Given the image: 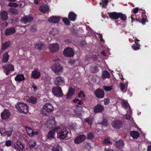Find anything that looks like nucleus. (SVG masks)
Instances as JSON below:
<instances>
[{"label": "nucleus", "mask_w": 151, "mask_h": 151, "mask_svg": "<svg viewBox=\"0 0 151 151\" xmlns=\"http://www.w3.org/2000/svg\"><path fill=\"white\" fill-rule=\"evenodd\" d=\"M32 87L34 89V91H35L37 90V86L34 84L32 85Z\"/></svg>", "instance_id": "obj_64"}, {"label": "nucleus", "mask_w": 151, "mask_h": 151, "mask_svg": "<svg viewBox=\"0 0 151 151\" xmlns=\"http://www.w3.org/2000/svg\"><path fill=\"white\" fill-rule=\"evenodd\" d=\"M3 68L4 69V72L7 75L9 74L10 71H13L14 69L13 66L11 64H8L6 66H3Z\"/></svg>", "instance_id": "obj_9"}, {"label": "nucleus", "mask_w": 151, "mask_h": 151, "mask_svg": "<svg viewBox=\"0 0 151 151\" xmlns=\"http://www.w3.org/2000/svg\"><path fill=\"white\" fill-rule=\"evenodd\" d=\"M16 144L18 146L19 148H20L22 151H24V146L21 142L17 141L16 142Z\"/></svg>", "instance_id": "obj_41"}, {"label": "nucleus", "mask_w": 151, "mask_h": 151, "mask_svg": "<svg viewBox=\"0 0 151 151\" xmlns=\"http://www.w3.org/2000/svg\"><path fill=\"white\" fill-rule=\"evenodd\" d=\"M110 75L109 73L106 70H105L102 73V78L105 79L106 78H109L110 77Z\"/></svg>", "instance_id": "obj_39"}, {"label": "nucleus", "mask_w": 151, "mask_h": 151, "mask_svg": "<svg viewBox=\"0 0 151 151\" xmlns=\"http://www.w3.org/2000/svg\"><path fill=\"white\" fill-rule=\"evenodd\" d=\"M56 122L55 118L54 117H50L47 120L46 123V126L49 128L55 127Z\"/></svg>", "instance_id": "obj_5"}, {"label": "nucleus", "mask_w": 151, "mask_h": 151, "mask_svg": "<svg viewBox=\"0 0 151 151\" xmlns=\"http://www.w3.org/2000/svg\"><path fill=\"white\" fill-rule=\"evenodd\" d=\"M98 124H101L102 126L105 127H107L108 125L107 119H103L101 122H98Z\"/></svg>", "instance_id": "obj_43"}, {"label": "nucleus", "mask_w": 151, "mask_h": 151, "mask_svg": "<svg viewBox=\"0 0 151 151\" xmlns=\"http://www.w3.org/2000/svg\"><path fill=\"white\" fill-rule=\"evenodd\" d=\"M82 108L80 106L76 107L74 111V116L76 117L80 118L82 116Z\"/></svg>", "instance_id": "obj_11"}, {"label": "nucleus", "mask_w": 151, "mask_h": 151, "mask_svg": "<svg viewBox=\"0 0 151 151\" xmlns=\"http://www.w3.org/2000/svg\"><path fill=\"white\" fill-rule=\"evenodd\" d=\"M59 45L56 43L50 44L49 48L51 52H56L59 49Z\"/></svg>", "instance_id": "obj_13"}, {"label": "nucleus", "mask_w": 151, "mask_h": 151, "mask_svg": "<svg viewBox=\"0 0 151 151\" xmlns=\"http://www.w3.org/2000/svg\"><path fill=\"white\" fill-rule=\"evenodd\" d=\"M92 72L93 73H95L98 71V67L96 66H95L93 68V70H92Z\"/></svg>", "instance_id": "obj_60"}, {"label": "nucleus", "mask_w": 151, "mask_h": 151, "mask_svg": "<svg viewBox=\"0 0 151 151\" xmlns=\"http://www.w3.org/2000/svg\"><path fill=\"white\" fill-rule=\"evenodd\" d=\"M55 131L54 130H52L50 131L47 135L48 138L50 139H52L54 138V135L55 134Z\"/></svg>", "instance_id": "obj_33"}, {"label": "nucleus", "mask_w": 151, "mask_h": 151, "mask_svg": "<svg viewBox=\"0 0 151 151\" xmlns=\"http://www.w3.org/2000/svg\"><path fill=\"white\" fill-rule=\"evenodd\" d=\"M12 147L14 148L15 150H16L17 151H19L20 149L19 147L18 146H17L16 144V143H14V144L12 145Z\"/></svg>", "instance_id": "obj_54"}, {"label": "nucleus", "mask_w": 151, "mask_h": 151, "mask_svg": "<svg viewBox=\"0 0 151 151\" xmlns=\"http://www.w3.org/2000/svg\"><path fill=\"white\" fill-rule=\"evenodd\" d=\"M25 79L24 77L23 74L17 75L15 78V80L16 81H21Z\"/></svg>", "instance_id": "obj_31"}, {"label": "nucleus", "mask_w": 151, "mask_h": 151, "mask_svg": "<svg viewBox=\"0 0 151 151\" xmlns=\"http://www.w3.org/2000/svg\"><path fill=\"white\" fill-rule=\"evenodd\" d=\"M78 96L79 98H84L85 97V95L82 91H81L78 94Z\"/></svg>", "instance_id": "obj_51"}, {"label": "nucleus", "mask_w": 151, "mask_h": 151, "mask_svg": "<svg viewBox=\"0 0 151 151\" xmlns=\"http://www.w3.org/2000/svg\"><path fill=\"white\" fill-rule=\"evenodd\" d=\"M10 115V111L9 110L5 109L4 111L1 113V119L3 120L8 119Z\"/></svg>", "instance_id": "obj_15"}, {"label": "nucleus", "mask_w": 151, "mask_h": 151, "mask_svg": "<svg viewBox=\"0 0 151 151\" xmlns=\"http://www.w3.org/2000/svg\"><path fill=\"white\" fill-rule=\"evenodd\" d=\"M37 101L36 98L34 96L30 97L27 100V101L29 103L33 104H35L36 102Z\"/></svg>", "instance_id": "obj_38"}, {"label": "nucleus", "mask_w": 151, "mask_h": 151, "mask_svg": "<svg viewBox=\"0 0 151 151\" xmlns=\"http://www.w3.org/2000/svg\"><path fill=\"white\" fill-rule=\"evenodd\" d=\"M119 18H120L122 20L125 21L127 19V17L125 14L119 13L118 19Z\"/></svg>", "instance_id": "obj_44"}, {"label": "nucleus", "mask_w": 151, "mask_h": 151, "mask_svg": "<svg viewBox=\"0 0 151 151\" xmlns=\"http://www.w3.org/2000/svg\"><path fill=\"white\" fill-rule=\"evenodd\" d=\"M68 132L65 128L61 130L59 133H58V138L63 139L67 137Z\"/></svg>", "instance_id": "obj_8"}, {"label": "nucleus", "mask_w": 151, "mask_h": 151, "mask_svg": "<svg viewBox=\"0 0 151 151\" xmlns=\"http://www.w3.org/2000/svg\"><path fill=\"white\" fill-rule=\"evenodd\" d=\"M52 92L55 96L58 97H61L63 96L61 89L59 86L53 87Z\"/></svg>", "instance_id": "obj_3"}, {"label": "nucleus", "mask_w": 151, "mask_h": 151, "mask_svg": "<svg viewBox=\"0 0 151 151\" xmlns=\"http://www.w3.org/2000/svg\"><path fill=\"white\" fill-rule=\"evenodd\" d=\"M30 30L32 32H35L36 30V27L34 26H32L31 28L30 29Z\"/></svg>", "instance_id": "obj_62"}, {"label": "nucleus", "mask_w": 151, "mask_h": 151, "mask_svg": "<svg viewBox=\"0 0 151 151\" xmlns=\"http://www.w3.org/2000/svg\"><path fill=\"white\" fill-rule=\"evenodd\" d=\"M9 12L13 14H14L17 12V10L15 8H11L9 9Z\"/></svg>", "instance_id": "obj_47"}, {"label": "nucleus", "mask_w": 151, "mask_h": 151, "mask_svg": "<svg viewBox=\"0 0 151 151\" xmlns=\"http://www.w3.org/2000/svg\"><path fill=\"white\" fill-rule=\"evenodd\" d=\"M52 69L55 74H57L61 71L63 69V67L60 64L56 63L52 65Z\"/></svg>", "instance_id": "obj_6"}, {"label": "nucleus", "mask_w": 151, "mask_h": 151, "mask_svg": "<svg viewBox=\"0 0 151 151\" xmlns=\"http://www.w3.org/2000/svg\"><path fill=\"white\" fill-rule=\"evenodd\" d=\"M35 47L38 49H44L45 48L44 44L40 41L36 43Z\"/></svg>", "instance_id": "obj_32"}, {"label": "nucleus", "mask_w": 151, "mask_h": 151, "mask_svg": "<svg viewBox=\"0 0 151 151\" xmlns=\"http://www.w3.org/2000/svg\"><path fill=\"white\" fill-rule=\"evenodd\" d=\"M52 151H62V149L58 145H55L52 149Z\"/></svg>", "instance_id": "obj_40"}, {"label": "nucleus", "mask_w": 151, "mask_h": 151, "mask_svg": "<svg viewBox=\"0 0 151 151\" xmlns=\"http://www.w3.org/2000/svg\"><path fill=\"white\" fill-rule=\"evenodd\" d=\"M103 88L106 91H109L112 89V86H104Z\"/></svg>", "instance_id": "obj_52"}, {"label": "nucleus", "mask_w": 151, "mask_h": 151, "mask_svg": "<svg viewBox=\"0 0 151 151\" xmlns=\"http://www.w3.org/2000/svg\"><path fill=\"white\" fill-rule=\"evenodd\" d=\"M146 21L147 20L146 17H143L142 18L141 21V23L142 24H144Z\"/></svg>", "instance_id": "obj_59"}, {"label": "nucleus", "mask_w": 151, "mask_h": 151, "mask_svg": "<svg viewBox=\"0 0 151 151\" xmlns=\"http://www.w3.org/2000/svg\"><path fill=\"white\" fill-rule=\"evenodd\" d=\"M0 133L2 136H5L6 135V131L4 128L0 129Z\"/></svg>", "instance_id": "obj_46"}, {"label": "nucleus", "mask_w": 151, "mask_h": 151, "mask_svg": "<svg viewBox=\"0 0 151 151\" xmlns=\"http://www.w3.org/2000/svg\"><path fill=\"white\" fill-rule=\"evenodd\" d=\"M104 104L105 105H108L110 103V101L109 99H105L104 100Z\"/></svg>", "instance_id": "obj_55"}, {"label": "nucleus", "mask_w": 151, "mask_h": 151, "mask_svg": "<svg viewBox=\"0 0 151 151\" xmlns=\"http://www.w3.org/2000/svg\"><path fill=\"white\" fill-rule=\"evenodd\" d=\"M49 8L47 5H45L42 6L40 7L39 10L40 11L45 13L47 12L49 10Z\"/></svg>", "instance_id": "obj_28"}, {"label": "nucleus", "mask_w": 151, "mask_h": 151, "mask_svg": "<svg viewBox=\"0 0 151 151\" xmlns=\"http://www.w3.org/2000/svg\"><path fill=\"white\" fill-rule=\"evenodd\" d=\"M129 114H126L125 116V118L127 119H130L131 116L132 115Z\"/></svg>", "instance_id": "obj_61"}, {"label": "nucleus", "mask_w": 151, "mask_h": 151, "mask_svg": "<svg viewBox=\"0 0 151 151\" xmlns=\"http://www.w3.org/2000/svg\"><path fill=\"white\" fill-rule=\"evenodd\" d=\"M116 145L118 148L121 149L124 146V142L122 140H120L116 142Z\"/></svg>", "instance_id": "obj_35"}, {"label": "nucleus", "mask_w": 151, "mask_h": 151, "mask_svg": "<svg viewBox=\"0 0 151 151\" xmlns=\"http://www.w3.org/2000/svg\"><path fill=\"white\" fill-rule=\"evenodd\" d=\"M85 120L86 122L88 123V124H90V125L91 126L92 123L93 122V119L92 118L89 117L86 118L85 119Z\"/></svg>", "instance_id": "obj_45"}, {"label": "nucleus", "mask_w": 151, "mask_h": 151, "mask_svg": "<svg viewBox=\"0 0 151 151\" xmlns=\"http://www.w3.org/2000/svg\"><path fill=\"white\" fill-rule=\"evenodd\" d=\"M32 19V18L30 16H25L22 18L21 20L23 23L26 24L31 22Z\"/></svg>", "instance_id": "obj_22"}, {"label": "nucleus", "mask_w": 151, "mask_h": 151, "mask_svg": "<svg viewBox=\"0 0 151 151\" xmlns=\"http://www.w3.org/2000/svg\"><path fill=\"white\" fill-rule=\"evenodd\" d=\"M17 109L20 112L26 114L28 112V107L27 105L24 103L19 102L16 105Z\"/></svg>", "instance_id": "obj_2"}, {"label": "nucleus", "mask_w": 151, "mask_h": 151, "mask_svg": "<svg viewBox=\"0 0 151 151\" xmlns=\"http://www.w3.org/2000/svg\"><path fill=\"white\" fill-rule=\"evenodd\" d=\"M93 110L95 113L101 112L104 110V107L101 104H98L95 106Z\"/></svg>", "instance_id": "obj_16"}, {"label": "nucleus", "mask_w": 151, "mask_h": 151, "mask_svg": "<svg viewBox=\"0 0 151 151\" xmlns=\"http://www.w3.org/2000/svg\"><path fill=\"white\" fill-rule=\"evenodd\" d=\"M86 138V135L84 134L79 135L74 139V142L76 144H79L84 141Z\"/></svg>", "instance_id": "obj_14"}, {"label": "nucleus", "mask_w": 151, "mask_h": 151, "mask_svg": "<svg viewBox=\"0 0 151 151\" xmlns=\"http://www.w3.org/2000/svg\"><path fill=\"white\" fill-rule=\"evenodd\" d=\"M13 132V129H10L9 131H6V135L8 137H10L11 135L12 132Z\"/></svg>", "instance_id": "obj_56"}, {"label": "nucleus", "mask_w": 151, "mask_h": 151, "mask_svg": "<svg viewBox=\"0 0 151 151\" xmlns=\"http://www.w3.org/2000/svg\"><path fill=\"white\" fill-rule=\"evenodd\" d=\"M54 110V107L50 103L45 104L43 107L42 113L43 116H48Z\"/></svg>", "instance_id": "obj_1"}, {"label": "nucleus", "mask_w": 151, "mask_h": 151, "mask_svg": "<svg viewBox=\"0 0 151 151\" xmlns=\"http://www.w3.org/2000/svg\"><path fill=\"white\" fill-rule=\"evenodd\" d=\"M109 0H101L100 2V4L102 6V7H105L107 4Z\"/></svg>", "instance_id": "obj_42"}, {"label": "nucleus", "mask_w": 151, "mask_h": 151, "mask_svg": "<svg viewBox=\"0 0 151 151\" xmlns=\"http://www.w3.org/2000/svg\"><path fill=\"white\" fill-rule=\"evenodd\" d=\"M131 136L134 139H136L139 137V133L137 131H132L130 132Z\"/></svg>", "instance_id": "obj_30"}, {"label": "nucleus", "mask_w": 151, "mask_h": 151, "mask_svg": "<svg viewBox=\"0 0 151 151\" xmlns=\"http://www.w3.org/2000/svg\"><path fill=\"white\" fill-rule=\"evenodd\" d=\"M95 96L98 98H102L104 96V92L103 90L100 88L96 90L94 92Z\"/></svg>", "instance_id": "obj_12"}, {"label": "nucleus", "mask_w": 151, "mask_h": 151, "mask_svg": "<svg viewBox=\"0 0 151 151\" xmlns=\"http://www.w3.org/2000/svg\"><path fill=\"white\" fill-rule=\"evenodd\" d=\"M9 57L8 52L4 53L3 56L2 62L4 63H6L9 60Z\"/></svg>", "instance_id": "obj_37"}, {"label": "nucleus", "mask_w": 151, "mask_h": 151, "mask_svg": "<svg viewBox=\"0 0 151 151\" xmlns=\"http://www.w3.org/2000/svg\"><path fill=\"white\" fill-rule=\"evenodd\" d=\"M25 129L28 135L30 137H32L35 135H37L38 134V131H34L32 129L28 127H26Z\"/></svg>", "instance_id": "obj_18"}, {"label": "nucleus", "mask_w": 151, "mask_h": 151, "mask_svg": "<svg viewBox=\"0 0 151 151\" xmlns=\"http://www.w3.org/2000/svg\"><path fill=\"white\" fill-rule=\"evenodd\" d=\"M12 142L10 140H8L6 141L5 142V145L7 147H9L11 145Z\"/></svg>", "instance_id": "obj_57"}, {"label": "nucleus", "mask_w": 151, "mask_h": 151, "mask_svg": "<svg viewBox=\"0 0 151 151\" xmlns=\"http://www.w3.org/2000/svg\"><path fill=\"white\" fill-rule=\"evenodd\" d=\"M27 144L29 148L32 149L36 145L35 142L32 139L30 140L28 142Z\"/></svg>", "instance_id": "obj_29"}, {"label": "nucleus", "mask_w": 151, "mask_h": 151, "mask_svg": "<svg viewBox=\"0 0 151 151\" xmlns=\"http://www.w3.org/2000/svg\"><path fill=\"white\" fill-rule=\"evenodd\" d=\"M53 80L54 83L56 86H63L65 84V80L63 77L58 76L54 78Z\"/></svg>", "instance_id": "obj_4"}, {"label": "nucleus", "mask_w": 151, "mask_h": 151, "mask_svg": "<svg viewBox=\"0 0 151 151\" xmlns=\"http://www.w3.org/2000/svg\"><path fill=\"white\" fill-rule=\"evenodd\" d=\"M135 44H134L132 46V49L134 50H137L140 49V45L138 44V42L139 41L137 37L135 38Z\"/></svg>", "instance_id": "obj_25"}, {"label": "nucleus", "mask_w": 151, "mask_h": 151, "mask_svg": "<svg viewBox=\"0 0 151 151\" xmlns=\"http://www.w3.org/2000/svg\"><path fill=\"white\" fill-rule=\"evenodd\" d=\"M104 142L106 145H107L109 144H111V142H110V140L109 138H106L104 139Z\"/></svg>", "instance_id": "obj_58"}, {"label": "nucleus", "mask_w": 151, "mask_h": 151, "mask_svg": "<svg viewBox=\"0 0 151 151\" xmlns=\"http://www.w3.org/2000/svg\"><path fill=\"white\" fill-rule=\"evenodd\" d=\"M8 5L10 7H16L18 6V4L16 3L11 2L9 3Z\"/></svg>", "instance_id": "obj_48"}, {"label": "nucleus", "mask_w": 151, "mask_h": 151, "mask_svg": "<svg viewBox=\"0 0 151 151\" xmlns=\"http://www.w3.org/2000/svg\"><path fill=\"white\" fill-rule=\"evenodd\" d=\"M0 17L3 21H6L8 18V14L6 11H3L0 13Z\"/></svg>", "instance_id": "obj_20"}, {"label": "nucleus", "mask_w": 151, "mask_h": 151, "mask_svg": "<svg viewBox=\"0 0 151 151\" xmlns=\"http://www.w3.org/2000/svg\"><path fill=\"white\" fill-rule=\"evenodd\" d=\"M125 85L122 83H120V90H121L122 91L123 93L124 92V90L125 88Z\"/></svg>", "instance_id": "obj_49"}, {"label": "nucleus", "mask_w": 151, "mask_h": 151, "mask_svg": "<svg viewBox=\"0 0 151 151\" xmlns=\"http://www.w3.org/2000/svg\"><path fill=\"white\" fill-rule=\"evenodd\" d=\"M75 93V89L72 87L69 88V90L68 93L66 95V98L70 99L73 95Z\"/></svg>", "instance_id": "obj_23"}, {"label": "nucleus", "mask_w": 151, "mask_h": 151, "mask_svg": "<svg viewBox=\"0 0 151 151\" xmlns=\"http://www.w3.org/2000/svg\"><path fill=\"white\" fill-rule=\"evenodd\" d=\"M108 14H109L110 18L112 19H118L119 13L113 12L111 13H108Z\"/></svg>", "instance_id": "obj_24"}, {"label": "nucleus", "mask_w": 151, "mask_h": 151, "mask_svg": "<svg viewBox=\"0 0 151 151\" xmlns=\"http://www.w3.org/2000/svg\"><path fill=\"white\" fill-rule=\"evenodd\" d=\"M10 44V42L8 41L4 43H3L1 45V50H4L7 48Z\"/></svg>", "instance_id": "obj_36"}, {"label": "nucleus", "mask_w": 151, "mask_h": 151, "mask_svg": "<svg viewBox=\"0 0 151 151\" xmlns=\"http://www.w3.org/2000/svg\"><path fill=\"white\" fill-rule=\"evenodd\" d=\"M121 104L122 106L126 109L128 110H127V113L131 114H132V111L131 109L130 106L127 101L124 100L121 102Z\"/></svg>", "instance_id": "obj_7"}, {"label": "nucleus", "mask_w": 151, "mask_h": 151, "mask_svg": "<svg viewBox=\"0 0 151 151\" xmlns=\"http://www.w3.org/2000/svg\"><path fill=\"white\" fill-rule=\"evenodd\" d=\"M60 17L56 16H53L50 17L48 20L49 22L52 23H57L60 21Z\"/></svg>", "instance_id": "obj_21"}, {"label": "nucleus", "mask_w": 151, "mask_h": 151, "mask_svg": "<svg viewBox=\"0 0 151 151\" xmlns=\"http://www.w3.org/2000/svg\"><path fill=\"white\" fill-rule=\"evenodd\" d=\"M73 101L75 104L76 107L79 106L78 105H81L83 104L82 101L79 100L77 98H76L73 99Z\"/></svg>", "instance_id": "obj_34"}, {"label": "nucleus", "mask_w": 151, "mask_h": 151, "mask_svg": "<svg viewBox=\"0 0 151 151\" xmlns=\"http://www.w3.org/2000/svg\"><path fill=\"white\" fill-rule=\"evenodd\" d=\"M63 21L67 25H68L70 24V21L67 18H64Z\"/></svg>", "instance_id": "obj_53"}, {"label": "nucleus", "mask_w": 151, "mask_h": 151, "mask_svg": "<svg viewBox=\"0 0 151 151\" xmlns=\"http://www.w3.org/2000/svg\"><path fill=\"white\" fill-rule=\"evenodd\" d=\"M132 11L134 13H137L138 12V8L137 7H136L135 8H134L133 9Z\"/></svg>", "instance_id": "obj_63"}, {"label": "nucleus", "mask_w": 151, "mask_h": 151, "mask_svg": "<svg viewBox=\"0 0 151 151\" xmlns=\"http://www.w3.org/2000/svg\"><path fill=\"white\" fill-rule=\"evenodd\" d=\"M122 124V122L119 120L114 121L112 123L113 127L116 129H119L121 127Z\"/></svg>", "instance_id": "obj_19"}, {"label": "nucleus", "mask_w": 151, "mask_h": 151, "mask_svg": "<svg viewBox=\"0 0 151 151\" xmlns=\"http://www.w3.org/2000/svg\"><path fill=\"white\" fill-rule=\"evenodd\" d=\"M63 54L65 56L71 57L73 56L74 52L71 48L67 47L64 50Z\"/></svg>", "instance_id": "obj_10"}, {"label": "nucleus", "mask_w": 151, "mask_h": 151, "mask_svg": "<svg viewBox=\"0 0 151 151\" xmlns=\"http://www.w3.org/2000/svg\"><path fill=\"white\" fill-rule=\"evenodd\" d=\"M94 134L91 132L88 133L87 135V138L88 139H91L93 138Z\"/></svg>", "instance_id": "obj_50"}, {"label": "nucleus", "mask_w": 151, "mask_h": 151, "mask_svg": "<svg viewBox=\"0 0 151 151\" xmlns=\"http://www.w3.org/2000/svg\"><path fill=\"white\" fill-rule=\"evenodd\" d=\"M77 15L73 12H70L68 15L69 19L73 21H75L76 19Z\"/></svg>", "instance_id": "obj_27"}, {"label": "nucleus", "mask_w": 151, "mask_h": 151, "mask_svg": "<svg viewBox=\"0 0 151 151\" xmlns=\"http://www.w3.org/2000/svg\"><path fill=\"white\" fill-rule=\"evenodd\" d=\"M41 75L40 71L37 69H34L32 72L31 77L34 78L38 79Z\"/></svg>", "instance_id": "obj_17"}, {"label": "nucleus", "mask_w": 151, "mask_h": 151, "mask_svg": "<svg viewBox=\"0 0 151 151\" xmlns=\"http://www.w3.org/2000/svg\"><path fill=\"white\" fill-rule=\"evenodd\" d=\"M16 29L14 27L9 28L6 29L5 31V34L6 35H9L14 34L15 32Z\"/></svg>", "instance_id": "obj_26"}]
</instances>
